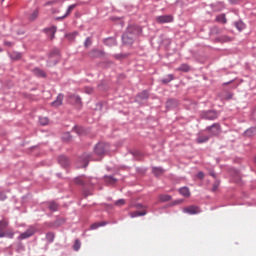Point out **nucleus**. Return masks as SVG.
I'll list each match as a JSON object with an SVG mask.
<instances>
[{
    "instance_id": "1",
    "label": "nucleus",
    "mask_w": 256,
    "mask_h": 256,
    "mask_svg": "<svg viewBox=\"0 0 256 256\" xmlns=\"http://www.w3.org/2000/svg\"><path fill=\"white\" fill-rule=\"evenodd\" d=\"M75 7H77V4H72V5L68 6L66 11L63 13V5L61 4L58 9H53L52 13H53V15H60V16L56 17V20L61 21L63 19H66V17H69V15H71V12L73 11V9H75Z\"/></svg>"
},
{
    "instance_id": "2",
    "label": "nucleus",
    "mask_w": 256,
    "mask_h": 256,
    "mask_svg": "<svg viewBox=\"0 0 256 256\" xmlns=\"http://www.w3.org/2000/svg\"><path fill=\"white\" fill-rule=\"evenodd\" d=\"M133 29H136L137 33L141 31L140 27L130 26L128 32L122 36V41L125 45H133Z\"/></svg>"
},
{
    "instance_id": "3",
    "label": "nucleus",
    "mask_w": 256,
    "mask_h": 256,
    "mask_svg": "<svg viewBox=\"0 0 256 256\" xmlns=\"http://www.w3.org/2000/svg\"><path fill=\"white\" fill-rule=\"evenodd\" d=\"M107 151H109V145L105 144L103 142L98 143L95 147H94V153L95 155H105V153H107Z\"/></svg>"
},
{
    "instance_id": "4",
    "label": "nucleus",
    "mask_w": 256,
    "mask_h": 256,
    "mask_svg": "<svg viewBox=\"0 0 256 256\" xmlns=\"http://www.w3.org/2000/svg\"><path fill=\"white\" fill-rule=\"evenodd\" d=\"M61 59V55L59 54L58 49H54L49 56V63L50 65H57L59 63V60Z\"/></svg>"
},
{
    "instance_id": "5",
    "label": "nucleus",
    "mask_w": 256,
    "mask_h": 256,
    "mask_svg": "<svg viewBox=\"0 0 256 256\" xmlns=\"http://www.w3.org/2000/svg\"><path fill=\"white\" fill-rule=\"evenodd\" d=\"M183 213H187L188 215H199V213H201V208L195 205L187 206L183 209Z\"/></svg>"
},
{
    "instance_id": "6",
    "label": "nucleus",
    "mask_w": 256,
    "mask_h": 256,
    "mask_svg": "<svg viewBox=\"0 0 256 256\" xmlns=\"http://www.w3.org/2000/svg\"><path fill=\"white\" fill-rule=\"evenodd\" d=\"M217 117H219V114L213 110L202 113V119H206L207 121H215Z\"/></svg>"
},
{
    "instance_id": "7",
    "label": "nucleus",
    "mask_w": 256,
    "mask_h": 256,
    "mask_svg": "<svg viewBox=\"0 0 256 256\" xmlns=\"http://www.w3.org/2000/svg\"><path fill=\"white\" fill-rule=\"evenodd\" d=\"M36 231L37 229H35V227L30 226L24 233L20 234L18 239H29V237H33V235H35Z\"/></svg>"
},
{
    "instance_id": "8",
    "label": "nucleus",
    "mask_w": 256,
    "mask_h": 256,
    "mask_svg": "<svg viewBox=\"0 0 256 256\" xmlns=\"http://www.w3.org/2000/svg\"><path fill=\"white\" fill-rule=\"evenodd\" d=\"M207 131L210 133V137H217L219 133H221V126L219 124L215 123L212 126L207 128Z\"/></svg>"
},
{
    "instance_id": "9",
    "label": "nucleus",
    "mask_w": 256,
    "mask_h": 256,
    "mask_svg": "<svg viewBox=\"0 0 256 256\" xmlns=\"http://www.w3.org/2000/svg\"><path fill=\"white\" fill-rule=\"evenodd\" d=\"M157 23H173V17L171 15H162L156 17Z\"/></svg>"
},
{
    "instance_id": "10",
    "label": "nucleus",
    "mask_w": 256,
    "mask_h": 256,
    "mask_svg": "<svg viewBox=\"0 0 256 256\" xmlns=\"http://www.w3.org/2000/svg\"><path fill=\"white\" fill-rule=\"evenodd\" d=\"M9 225V222L6 220L0 221V238L5 237V229H7V226Z\"/></svg>"
},
{
    "instance_id": "11",
    "label": "nucleus",
    "mask_w": 256,
    "mask_h": 256,
    "mask_svg": "<svg viewBox=\"0 0 256 256\" xmlns=\"http://www.w3.org/2000/svg\"><path fill=\"white\" fill-rule=\"evenodd\" d=\"M63 94H59L54 102L51 103L52 107H61L63 105Z\"/></svg>"
},
{
    "instance_id": "12",
    "label": "nucleus",
    "mask_w": 256,
    "mask_h": 256,
    "mask_svg": "<svg viewBox=\"0 0 256 256\" xmlns=\"http://www.w3.org/2000/svg\"><path fill=\"white\" fill-rule=\"evenodd\" d=\"M69 103H73L74 105H81V97L78 95H70Z\"/></svg>"
},
{
    "instance_id": "13",
    "label": "nucleus",
    "mask_w": 256,
    "mask_h": 256,
    "mask_svg": "<svg viewBox=\"0 0 256 256\" xmlns=\"http://www.w3.org/2000/svg\"><path fill=\"white\" fill-rule=\"evenodd\" d=\"M145 215H147V210L146 209H144L142 211L137 210V211H134V212L130 213V217H132V219L135 218V217H143Z\"/></svg>"
},
{
    "instance_id": "14",
    "label": "nucleus",
    "mask_w": 256,
    "mask_h": 256,
    "mask_svg": "<svg viewBox=\"0 0 256 256\" xmlns=\"http://www.w3.org/2000/svg\"><path fill=\"white\" fill-rule=\"evenodd\" d=\"M179 193L182 195V197H191V191L189 190V187L180 188Z\"/></svg>"
},
{
    "instance_id": "15",
    "label": "nucleus",
    "mask_w": 256,
    "mask_h": 256,
    "mask_svg": "<svg viewBox=\"0 0 256 256\" xmlns=\"http://www.w3.org/2000/svg\"><path fill=\"white\" fill-rule=\"evenodd\" d=\"M58 162L62 165V167H67L69 165V158L67 156H59Z\"/></svg>"
},
{
    "instance_id": "16",
    "label": "nucleus",
    "mask_w": 256,
    "mask_h": 256,
    "mask_svg": "<svg viewBox=\"0 0 256 256\" xmlns=\"http://www.w3.org/2000/svg\"><path fill=\"white\" fill-rule=\"evenodd\" d=\"M152 173H153L156 177H159V176L163 175V173H165V170H163V168L154 167V168L152 169Z\"/></svg>"
},
{
    "instance_id": "17",
    "label": "nucleus",
    "mask_w": 256,
    "mask_h": 256,
    "mask_svg": "<svg viewBox=\"0 0 256 256\" xmlns=\"http://www.w3.org/2000/svg\"><path fill=\"white\" fill-rule=\"evenodd\" d=\"M105 45L108 47H115V45H117V40H115V38H107L105 40Z\"/></svg>"
},
{
    "instance_id": "18",
    "label": "nucleus",
    "mask_w": 256,
    "mask_h": 256,
    "mask_svg": "<svg viewBox=\"0 0 256 256\" xmlns=\"http://www.w3.org/2000/svg\"><path fill=\"white\" fill-rule=\"evenodd\" d=\"M23 57V54H21L20 52H12L10 54V58L13 60V61H19V59H21Z\"/></svg>"
},
{
    "instance_id": "19",
    "label": "nucleus",
    "mask_w": 256,
    "mask_h": 256,
    "mask_svg": "<svg viewBox=\"0 0 256 256\" xmlns=\"http://www.w3.org/2000/svg\"><path fill=\"white\" fill-rule=\"evenodd\" d=\"M34 75H36V77H47V75L45 74V71L39 69V68H35L33 70Z\"/></svg>"
},
{
    "instance_id": "20",
    "label": "nucleus",
    "mask_w": 256,
    "mask_h": 256,
    "mask_svg": "<svg viewBox=\"0 0 256 256\" xmlns=\"http://www.w3.org/2000/svg\"><path fill=\"white\" fill-rule=\"evenodd\" d=\"M175 79V77L173 76V74H168L165 78H163L161 81L164 85H167V83H171V81H173Z\"/></svg>"
},
{
    "instance_id": "21",
    "label": "nucleus",
    "mask_w": 256,
    "mask_h": 256,
    "mask_svg": "<svg viewBox=\"0 0 256 256\" xmlns=\"http://www.w3.org/2000/svg\"><path fill=\"white\" fill-rule=\"evenodd\" d=\"M47 33H49L50 39H54L55 38V33H57V27L52 26L51 28L46 29Z\"/></svg>"
},
{
    "instance_id": "22",
    "label": "nucleus",
    "mask_w": 256,
    "mask_h": 256,
    "mask_svg": "<svg viewBox=\"0 0 256 256\" xmlns=\"http://www.w3.org/2000/svg\"><path fill=\"white\" fill-rule=\"evenodd\" d=\"M207 141H209V136L205 135H199L196 139L197 143H207Z\"/></svg>"
},
{
    "instance_id": "23",
    "label": "nucleus",
    "mask_w": 256,
    "mask_h": 256,
    "mask_svg": "<svg viewBox=\"0 0 256 256\" xmlns=\"http://www.w3.org/2000/svg\"><path fill=\"white\" fill-rule=\"evenodd\" d=\"M190 67H189V65H187V64H182V65H180V67H178L177 69H176V71H183L184 73H188V71H190Z\"/></svg>"
},
{
    "instance_id": "24",
    "label": "nucleus",
    "mask_w": 256,
    "mask_h": 256,
    "mask_svg": "<svg viewBox=\"0 0 256 256\" xmlns=\"http://www.w3.org/2000/svg\"><path fill=\"white\" fill-rule=\"evenodd\" d=\"M255 133H256V128H250V129L245 131V136L246 137H253V135H255Z\"/></svg>"
},
{
    "instance_id": "25",
    "label": "nucleus",
    "mask_w": 256,
    "mask_h": 256,
    "mask_svg": "<svg viewBox=\"0 0 256 256\" xmlns=\"http://www.w3.org/2000/svg\"><path fill=\"white\" fill-rule=\"evenodd\" d=\"M105 182L108 183L109 185H115V183H117V179H115L111 176H107L105 178Z\"/></svg>"
},
{
    "instance_id": "26",
    "label": "nucleus",
    "mask_w": 256,
    "mask_h": 256,
    "mask_svg": "<svg viewBox=\"0 0 256 256\" xmlns=\"http://www.w3.org/2000/svg\"><path fill=\"white\" fill-rule=\"evenodd\" d=\"M159 199H160V201L165 203L167 201H171V195L163 194V195L159 196Z\"/></svg>"
},
{
    "instance_id": "27",
    "label": "nucleus",
    "mask_w": 256,
    "mask_h": 256,
    "mask_svg": "<svg viewBox=\"0 0 256 256\" xmlns=\"http://www.w3.org/2000/svg\"><path fill=\"white\" fill-rule=\"evenodd\" d=\"M58 207L59 206L55 202H49L48 203V208H49L50 211H57Z\"/></svg>"
},
{
    "instance_id": "28",
    "label": "nucleus",
    "mask_w": 256,
    "mask_h": 256,
    "mask_svg": "<svg viewBox=\"0 0 256 256\" xmlns=\"http://www.w3.org/2000/svg\"><path fill=\"white\" fill-rule=\"evenodd\" d=\"M216 21L219 23H227V18L225 17V14H221L216 17Z\"/></svg>"
},
{
    "instance_id": "29",
    "label": "nucleus",
    "mask_w": 256,
    "mask_h": 256,
    "mask_svg": "<svg viewBox=\"0 0 256 256\" xmlns=\"http://www.w3.org/2000/svg\"><path fill=\"white\" fill-rule=\"evenodd\" d=\"M85 181H86V179H85V177H83V176L77 177V178L75 179V183H76L77 185H84V184H85Z\"/></svg>"
},
{
    "instance_id": "30",
    "label": "nucleus",
    "mask_w": 256,
    "mask_h": 256,
    "mask_svg": "<svg viewBox=\"0 0 256 256\" xmlns=\"http://www.w3.org/2000/svg\"><path fill=\"white\" fill-rule=\"evenodd\" d=\"M46 239L48 241V243H53L54 239H55V234L49 232L46 234Z\"/></svg>"
},
{
    "instance_id": "31",
    "label": "nucleus",
    "mask_w": 256,
    "mask_h": 256,
    "mask_svg": "<svg viewBox=\"0 0 256 256\" xmlns=\"http://www.w3.org/2000/svg\"><path fill=\"white\" fill-rule=\"evenodd\" d=\"M77 35H79V32H73V33L66 35V37H67V39H69V41H75V37Z\"/></svg>"
},
{
    "instance_id": "32",
    "label": "nucleus",
    "mask_w": 256,
    "mask_h": 256,
    "mask_svg": "<svg viewBox=\"0 0 256 256\" xmlns=\"http://www.w3.org/2000/svg\"><path fill=\"white\" fill-rule=\"evenodd\" d=\"M39 123H40V125H49V118H47V117H40Z\"/></svg>"
},
{
    "instance_id": "33",
    "label": "nucleus",
    "mask_w": 256,
    "mask_h": 256,
    "mask_svg": "<svg viewBox=\"0 0 256 256\" xmlns=\"http://www.w3.org/2000/svg\"><path fill=\"white\" fill-rule=\"evenodd\" d=\"M105 225H107L106 222L94 223V224L91 225V229H99V227H103V226H105Z\"/></svg>"
},
{
    "instance_id": "34",
    "label": "nucleus",
    "mask_w": 256,
    "mask_h": 256,
    "mask_svg": "<svg viewBox=\"0 0 256 256\" xmlns=\"http://www.w3.org/2000/svg\"><path fill=\"white\" fill-rule=\"evenodd\" d=\"M39 17V10H34V12L31 14L30 19L31 21H35Z\"/></svg>"
},
{
    "instance_id": "35",
    "label": "nucleus",
    "mask_w": 256,
    "mask_h": 256,
    "mask_svg": "<svg viewBox=\"0 0 256 256\" xmlns=\"http://www.w3.org/2000/svg\"><path fill=\"white\" fill-rule=\"evenodd\" d=\"M235 27L237 28L238 31H243L245 25L243 24V22H236Z\"/></svg>"
},
{
    "instance_id": "36",
    "label": "nucleus",
    "mask_w": 256,
    "mask_h": 256,
    "mask_svg": "<svg viewBox=\"0 0 256 256\" xmlns=\"http://www.w3.org/2000/svg\"><path fill=\"white\" fill-rule=\"evenodd\" d=\"M15 233H13L11 230H8L4 232V237H8V239H13Z\"/></svg>"
},
{
    "instance_id": "37",
    "label": "nucleus",
    "mask_w": 256,
    "mask_h": 256,
    "mask_svg": "<svg viewBox=\"0 0 256 256\" xmlns=\"http://www.w3.org/2000/svg\"><path fill=\"white\" fill-rule=\"evenodd\" d=\"M74 251H77L78 249H81V241L75 240V243L73 245Z\"/></svg>"
},
{
    "instance_id": "38",
    "label": "nucleus",
    "mask_w": 256,
    "mask_h": 256,
    "mask_svg": "<svg viewBox=\"0 0 256 256\" xmlns=\"http://www.w3.org/2000/svg\"><path fill=\"white\" fill-rule=\"evenodd\" d=\"M138 97H140V99H147V97H149V92L143 91L138 95Z\"/></svg>"
},
{
    "instance_id": "39",
    "label": "nucleus",
    "mask_w": 256,
    "mask_h": 256,
    "mask_svg": "<svg viewBox=\"0 0 256 256\" xmlns=\"http://www.w3.org/2000/svg\"><path fill=\"white\" fill-rule=\"evenodd\" d=\"M221 41H223L224 43H229V41H232V39L229 36H222Z\"/></svg>"
},
{
    "instance_id": "40",
    "label": "nucleus",
    "mask_w": 256,
    "mask_h": 256,
    "mask_svg": "<svg viewBox=\"0 0 256 256\" xmlns=\"http://www.w3.org/2000/svg\"><path fill=\"white\" fill-rule=\"evenodd\" d=\"M115 205H117L118 207H121V206L125 205V200L124 199L117 200L115 202Z\"/></svg>"
},
{
    "instance_id": "41",
    "label": "nucleus",
    "mask_w": 256,
    "mask_h": 256,
    "mask_svg": "<svg viewBox=\"0 0 256 256\" xmlns=\"http://www.w3.org/2000/svg\"><path fill=\"white\" fill-rule=\"evenodd\" d=\"M91 43H92L91 38H87V39L85 40L84 45H85V47H90Z\"/></svg>"
},
{
    "instance_id": "42",
    "label": "nucleus",
    "mask_w": 256,
    "mask_h": 256,
    "mask_svg": "<svg viewBox=\"0 0 256 256\" xmlns=\"http://www.w3.org/2000/svg\"><path fill=\"white\" fill-rule=\"evenodd\" d=\"M91 156L87 155L84 156V167H87V165H89V161L87 159H89Z\"/></svg>"
},
{
    "instance_id": "43",
    "label": "nucleus",
    "mask_w": 256,
    "mask_h": 256,
    "mask_svg": "<svg viewBox=\"0 0 256 256\" xmlns=\"http://www.w3.org/2000/svg\"><path fill=\"white\" fill-rule=\"evenodd\" d=\"M7 199V195H5V192H0V201H5Z\"/></svg>"
},
{
    "instance_id": "44",
    "label": "nucleus",
    "mask_w": 256,
    "mask_h": 256,
    "mask_svg": "<svg viewBox=\"0 0 256 256\" xmlns=\"http://www.w3.org/2000/svg\"><path fill=\"white\" fill-rule=\"evenodd\" d=\"M4 45L6 47H13V43L12 42H9V41H4Z\"/></svg>"
},
{
    "instance_id": "45",
    "label": "nucleus",
    "mask_w": 256,
    "mask_h": 256,
    "mask_svg": "<svg viewBox=\"0 0 256 256\" xmlns=\"http://www.w3.org/2000/svg\"><path fill=\"white\" fill-rule=\"evenodd\" d=\"M197 177H198V179H204L205 174H204L203 172H199V173L197 174Z\"/></svg>"
},
{
    "instance_id": "46",
    "label": "nucleus",
    "mask_w": 256,
    "mask_h": 256,
    "mask_svg": "<svg viewBox=\"0 0 256 256\" xmlns=\"http://www.w3.org/2000/svg\"><path fill=\"white\" fill-rule=\"evenodd\" d=\"M218 188H219V182H216V183L213 185L212 191H217Z\"/></svg>"
},
{
    "instance_id": "47",
    "label": "nucleus",
    "mask_w": 256,
    "mask_h": 256,
    "mask_svg": "<svg viewBox=\"0 0 256 256\" xmlns=\"http://www.w3.org/2000/svg\"><path fill=\"white\" fill-rule=\"evenodd\" d=\"M135 208H136V209H143V211H144V209H145L146 207L143 206L142 204H136V205H135Z\"/></svg>"
},
{
    "instance_id": "48",
    "label": "nucleus",
    "mask_w": 256,
    "mask_h": 256,
    "mask_svg": "<svg viewBox=\"0 0 256 256\" xmlns=\"http://www.w3.org/2000/svg\"><path fill=\"white\" fill-rule=\"evenodd\" d=\"M57 3V0L48 1L45 5H55Z\"/></svg>"
},
{
    "instance_id": "49",
    "label": "nucleus",
    "mask_w": 256,
    "mask_h": 256,
    "mask_svg": "<svg viewBox=\"0 0 256 256\" xmlns=\"http://www.w3.org/2000/svg\"><path fill=\"white\" fill-rule=\"evenodd\" d=\"M66 137L64 136L63 139H66L67 141H69V139H71V135H69V133L65 134Z\"/></svg>"
},
{
    "instance_id": "50",
    "label": "nucleus",
    "mask_w": 256,
    "mask_h": 256,
    "mask_svg": "<svg viewBox=\"0 0 256 256\" xmlns=\"http://www.w3.org/2000/svg\"><path fill=\"white\" fill-rule=\"evenodd\" d=\"M175 102V100H168L167 101V107H169V105H171V103H174Z\"/></svg>"
},
{
    "instance_id": "51",
    "label": "nucleus",
    "mask_w": 256,
    "mask_h": 256,
    "mask_svg": "<svg viewBox=\"0 0 256 256\" xmlns=\"http://www.w3.org/2000/svg\"><path fill=\"white\" fill-rule=\"evenodd\" d=\"M92 53H96V55H101V51L99 50H94Z\"/></svg>"
},
{
    "instance_id": "52",
    "label": "nucleus",
    "mask_w": 256,
    "mask_h": 256,
    "mask_svg": "<svg viewBox=\"0 0 256 256\" xmlns=\"http://www.w3.org/2000/svg\"><path fill=\"white\" fill-rule=\"evenodd\" d=\"M176 203H183V201L182 200H178Z\"/></svg>"
},
{
    "instance_id": "53",
    "label": "nucleus",
    "mask_w": 256,
    "mask_h": 256,
    "mask_svg": "<svg viewBox=\"0 0 256 256\" xmlns=\"http://www.w3.org/2000/svg\"><path fill=\"white\" fill-rule=\"evenodd\" d=\"M210 175H211L212 177H215V173H211Z\"/></svg>"
},
{
    "instance_id": "54",
    "label": "nucleus",
    "mask_w": 256,
    "mask_h": 256,
    "mask_svg": "<svg viewBox=\"0 0 256 256\" xmlns=\"http://www.w3.org/2000/svg\"><path fill=\"white\" fill-rule=\"evenodd\" d=\"M2 51H3V48L0 47V53H2Z\"/></svg>"
}]
</instances>
